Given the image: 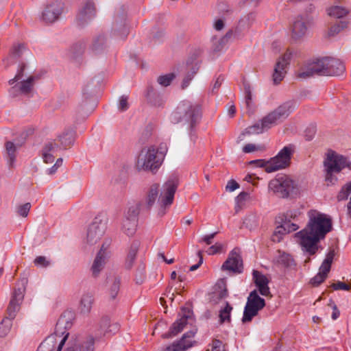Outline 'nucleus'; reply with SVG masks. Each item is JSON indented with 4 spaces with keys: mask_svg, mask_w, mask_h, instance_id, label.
Wrapping results in <instances>:
<instances>
[{
    "mask_svg": "<svg viewBox=\"0 0 351 351\" xmlns=\"http://www.w3.org/2000/svg\"><path fill=\"white\" fill-rule=\"evenodd\" d=\"M178 184V182L176 178L168 180L164 184L163 190L160 196L162 206H167L172 204Z\"/></svg>",
    "mask_w": 351,
    "mask_h": 351,
    "instance_id": "20",
    "label": "nucleus"
},
{
    "mask_svg": "<svg viewBox=\"0 0 351 351\" xmlns=\"http://www.w3.org/2000/svg\"><path fill=\"white\" fill-rule=\"evenodd\" d=\"M154 145L143 148L137 158L136 168L138 171H147L156 173L162 164Z\"/></svg>",
    "mask_w": 351,
    "mask_h": 351,
    "instance_id": "5",
    "label": "nucleus"
},
{
    "mask_svg": "<svg viewBox=\"0 0 351 351\" xmlns=\"http://www.w3.org/2000/svg\"><path fill=\"white\" fill-rule=\"evenodd\" d=\"M308 221L303 230L295 234L302 250L314 255L318 250V243L332 229V221L326 215L315 210L308 213Z\"/></svg>",
    "mask_w": 351,
    "mask_h": 351,
    "instance_id": "1",
    "label": "nucleus"
},
{
    "mask_svg": "<svg viewBox=\"0 0 351 351\" xmlns=\"http://www.w3.org/2000/svg\"><path fill=\"white\" fill-rule=\"evenodd\" d=\"M31 206V204L29 202L19 205L16 207V213L19 215L26 217L28 215Z\"/></svg>",
    "mask_w": 351,
    "mask_h": 351,
    "instance_id": "53",
    "label": "nucleus"
},
{
    "mask_svg": "<svg viewBox=\"0 0 351 351\" xmlns=\"http://www.w3.org/2000/svg\"><path fill=\"white\" fill-rule=\"evenodd\" d=\"M167 146L165 143H160L158 148L156 149L158 150V155L163 161L165 156L167 152Z\"/></svg>",
    "mask_w": 351,
    "mask_h": 351,
    "instance_id": "62",
    "label": "nucleus"
},
{
    "mask_svg": "<svg viewBox=\"0 0 351 351\" xmlns=\"http://www.w3.org/2000/svg\"><path fill=\"white\" fill-rule=\"evenodd\" d=\"M255 19L256 14L254 12H250L241 17V19L239 20L238 27H237L234 36H236L237 31L238 29H243L249 28L255 21Z\"/></svg>",
    "mask_w": 351,
    "mask_h": 351,
    "instance_id": "38",
    "label": "nucleus"
},
{
    "mask_svg": "<svg viewBox=\"0 0 351 351\" xmlns=\"http://www.w3.org/2000/svg\"><path fill=\"white\" fill-rule=\"evenodd\" d=\"M138 249V245L137 243H133L131 245L130 251L127 256L126 261H125V267L127 269H130L132 268L133 263L136 259V254Z\"/></svg>",
    "mask_w": 351,
    "mask_h": 351,
    "instance_id": "41",
    "label": "nucleus"
},
{
    "mask_svg": "<svg viewBox=\"0 0 351 351\" xmlns=\"http://www.w3.org/2000/svg\"><path fill=\"white\" fill-rule=\"evenodd\" d=\"M34 263L36 266L47 267L50 265V261L45 256H39L34 259Z\"/></svg>",
    "mask_w": 351,
    "mask_h": 351,
    "instance_id": "57",
    "label": "nucleus"
},
{
    "mask_svg": "<svg viewBox=\"0 0 351 351\" xmlns=\"http://www.w3.org/2000/svg\"><path fill=\"white\" fill-rule=\"evenodd\" d=\"M19 147L12 141L5 143L4 158L10 169L14 167Z\"/></svg>",
    "mask_w": 351,
    "mask_h": 351,
    "instance_id": "27",
    "label": "nucleus"
},
{
    "mask_svg": "<svg viewBox=\"0 0 351 351\" xmlns=\"http://www.w3.org/2000/svg\"><path fill=\"white\" fill-rule=\"evenodd\" d=\"M121 278L118 276H110L107 278V293L111 300H114L119 291Z\"/></svg>",
    "mask_w": 351,
    "mask_h": 351,
    "instance_id": "28",
    "label": "nucleus"
},
{
    "mask_svg": "<svg viewBox=\"0 0 351 351\" xmlns=\"http://www.w3.org/2000/svg\"><path fill=\"white\" fill-rule=\"evenodd\" d=\"M252 278L254 282L256 287L258 288V292L263 296L265 297H271V294L270 292L269 287L268 284L269 282V280L261 271L257 270H253L252 271Z\"/></svg>",
    "mask_w": 351,
    "mask_h": 351,
    "instance_id": "23",
    "label": "nucleus"
},
{
    "mask_svg": "<svg viewBox=\"0 0 351 351\" xmlns=\"http://www.w3.org/2000/svg\"><path fill=\"white\" fill-rule=\"evenodd\" d=\"M293 261L291 256L286 253H282L278 258V262L283 264L285 266H290Z\"/></svg>",
    "mask_w": 351,
    "mask_h": 351,
    "instance_id": "58",
    "label": "nucleus"
},
{
    "mask_svg": "<svg viewBox=\"0 0 351 351\" xmlns=\"http://www.w3.org/2000/svg\"><path fill=\"white\" fill-rule=\"evenodd\" d=\"M158 184H153L147 193V195L146 196L143 202L140 203L141 204L142 209L149 210L154 205L156 198L158 195Z\"/></svg>",
    "mask_w": 351,
    "mask_h": 351,
    "instance_id": "31",
    "label": "nucleus"
},
{
    "mask_svg": "<svg viewBox=\"0 0 351 351\" xmlns=\"http://www.w3.org/2000/svg\"><path fill=\"white\" fill-rule=\"evenodd\" d=\"M232 310V307L228 302H226L225 307L221 308L219 311V317L221 324H223L225 322H230V313Z\"/></svg>",
    "mask_w": 351,
    "mask_h": 351,
    "instance_id": "44",
    "label": "nucleus"
},
{
    "mask_svg": "<svg viewBox=\"0 0 351 351\" xmlns=\"http://www.w3.org/2000/svg\"><path fill=\"white\" fill-rule=\"evenodd\" d=\"M328 305L330 306H331V308H332V313L331 315L332 319L334 320L337 319L340 315V312H339V309L337 308V305L335 304V302L332 300H330Z\"/></svg>",
    "mask_w": 351,
    "mask_h": 351,
    "instance_id": "63",
    "label": "nucleus"
},
{
    "mask_svg": "<svg viewBox=\"0 0 351 351\" xmlns=\"http://www.w3.org/2000/svg\"><path fill=\"white\" fill-rule=\"evenodd\" d=\"M176 77V75L173 73H168L164 75H160L158 77L157 82L162 86H167L170 85L172 80Z\"/></svg>",
    "mask_w": 351,
    "mask_h": 351,
    "instance_id": "49",
    "label": "nucleus"
},
{
    "mask_svg": "<svg viewBox=\"0 0 351 351\" xmlns=\"http://www.w3.org/2000/svg\"><path fill=\"white\" fill-rule=\"evenodd\" d=\"M293 51L287 49L286 52L277 60L273 73V81L275 84H279L284 78L287 68L293 58Z\"/></svg>",
    "mask_w": 351,
    "mask_h": 351,
    "instance_id": "12",
    "label": "nucleus"
},
{
    "mask_svg": "<svg viewBox=\"0 0 351 351\" xmlns=\"http://www.w3.org/2000/svg\"><path fill=\"white\" fill-rule=\"evenodd\" d=\"M141 209H142V207L140 203H131L128 205L126 210L125 211L123 217L137 221L138 215Z\"/></svg>",
    "mask_w": 351,
    "mask_h": 351,
    "instance_id": "35",
    "label": "nucleus"
},
{
    "mask_svg": "<svg viewBox=\"0 0 351 351\" xmlns=\"http://www.w3.org/2000/svg\"><path fill=\"white\" fill-rule=\"evenodd\" d=\"M221 269L234 273H241L243 269V261L237 250L234 249L229 254L227 260L222 265Z\"/></svg>",
    "mask_w": 351,
    "mask_h": 351,
    "instance_id": "22",
    "label": "nucleus"
},
{
    "mask_svg": "<svg viewBox=\"0 0 351 351\" xmlns=\"http://www.w3.org/2000/svg\"><path fill=\"white\" fill-rule=\"evenodd\" d=\"M285 230V229L282 227V224L278 226L271 236V240L276 243L280 242L283 236L286 234H288Z\"/></svg>",
    "mask_w": 351,
    "mask_h": 351,
    "instance_id": "47",
    "label": "nucleus"
},
{
    "mask_svg": "<svg viewBox=\"0 0 351 351\" xmlns=\"http://www.w3.org/2000/svg\"><path fill=\"white\" fill-rule=\"evenodd\" d=\"M244 93H245V103L248 110H251L252 106V94L250 85L247 82L243 83Z\"/></svg>",
    "mask_w": 351,
    "mask_h": 351,
    "instance_id": "45",
    "label": "nucleus"
},
{
    "mask_svg": "<svg viewBox=\"0 0 351 351\" xmlns=\"http://www.w3.org/2000/svg\"><path fill=\"white\" fill-rule=\"evenodd\" d=\"M326 75H340L345 71V66L339 60L326 57Z\"/></svg>",
    "mask_w": 351,
    "mask_h": 351,
    "instance_id": "25",
    "label": "nucleus"
},
{
    "mask_svg": "<svg viewBox=\"0 0 351 351\" xmlns=\"http://www.w3.org/2000/svg\"><path fill=\"white\" fill-rule=\"evenodd\" d=\"M195 332L196 330H189L183 335L179 341L176 343L177 346L180 348V351H185L193 346L195 342L193 339Z\"/></svg>",
    "mask_w": 351,
    "mask_h": 351,
    "instance_id": "33",
    "label": "nucleus"
},
{
    "mask_svg": "<svg viewBox=\"0 0 351 351\" xmlns=\"http://www.w3.org/2000/svg\"><path fill=\"white\" fill-rule=\"evenodd\" d=\"M64 4L61 1H54L50 3L45 8L43 12V19L46 23H53L56 21L63 13Z\"/></svg>",
    "mask_w": 351,
    "mask_h": 351,
    "instance_id": "18",
    "label": "nucleus"
},
{
    "mask_svg": "<svg viewBox=\"0 0 351 351\" xmlns=\"http://www.w3.org/2000/svg\"><path fill=\"white\" fill-rule=\"evenodd\" d=\"M295 108V102L289 100L276 108L263 117L261 121L247 128L239 136V141H243L245 135L258 134L271 128L272 126L287 119Z\"/></svg>",
    "mask_w": 351,
    "mask_h": 351,
    "instance_id": "2",
    "label": "nucleus"
},
{
    "mask_svg": "<svg viewBox=\"0 0 351 351\" xmlns=\"http://www.w3.org/2000/svg\"><path fill=\"white\" fill-rule=\"evenodd\" d=\"M106 222L99 217H96L88 226L86 232V242L90 245L97 243L104 234Z\"/></svg>",
    "mask_w": 351,
    "mask_h": 351,
    "instance_id": "11",
    "label": "nucleus"
},
{
    "mask_svg": "<svg viewBox=\"0 0 351 351\" xmlns=\"http://www.w3.org/2000/svg\"><path fill=\"white\" fill-rule=\"evenodd\" d=\"M312 24L313 20L310 17L298 16L291 26V38L294 40L302 38L307 32L308 27Z\"/></svg>",
    "mask_w": 351,
    "mask_h": 351,
    "instance_id": "15",
    "label": "nucleus"
},
{
    "mask_svg": "<svg viewBox=\"0 0 351 351\" xmlns=\"http://www.w3.org/2000/svg\"><path fill=\"white\" fill-rule=\"evenodd\" d=\"M265 306V300L261 298L256 290L251 291L247 297L244 308L242 322H250L252 318L256 316L259 311Z\"/></svg>",
    "mask_w": 351,
    "mask_h": 351,
    "instance_id": "9",
    "label": "nucleus"
},
{
    "mask_svg": "<svg viewBox=\"0 0 351 351\" xmlns=\"http://www.w3.org/2000/svg\"><path fill=\"white\" fill-rule=\"evenodd\" d=\"M25 64L22 63L14 77L10 80L8 82L10 85L17 82L10 90V93L13 95V96L18 95L16 92L27 97H31L34 94V86L36 81L38 80V77L36 75L27 76L25 71Z\"/></svg>",
    "mask_w": 351,
    "mask_h": 351,
    "instance_id": "4",
    "label": "nucleus"
},
{
    "mask_svg": "<svg viewBox=\"0 0 351 351\" xmlns=\"http://www.w3.org/2000/svg\"><path fill=\"white\" fill-rule=\"evenodd\" d=\"M107 47V38L104 34H99L94 37L89 47V53L93 56L102 53Z\"/></svg>",
    "mask_w": 351,
    "mask_h": 351,
    "instance_id": "26",
    "label": "nucleus"
},
{
    "mask_svg": "<svg viewBox=\"0 0 351 351\" xmlns=\"http://www.w3.org/2000/svg\"><path fill=\"white\" fill-rule=\"evenodd\" d=\"M12 319L4 317L0 323V336L5 337L11 330L12 326Z\"/></svg>",
    "mask_w": 351,
    "mask_h": 351,
    "instance_id": "42",
    "label": "nucleus"
},
{
    "mask_svg": "<svg viewBox=\"0 0 351 351\" xmlns=\"http://www.w3.org/2000/svg\"><path fill=\"white\" fill-rule=\"evenodd\" d=\"M94 302L95 298L93 293L88 292L83 293L80 300L79 308L80 313L84 315L89 314Z\"/></svg>",
    "mask_w": 351,
    "mask_h": 351,
    "instance_id": "30",
    "label": "nucleus"
},
{
    "mask_svg": "<svg viewBox=\"0 0 351 351\" xmlns=\"http://www.w3.org/2000/svg\"><path fill=\"white\" fill-rule=\"evenodd\" d=\"M233 34L232 30H229L226 32V35L219 40V45L214 48V50L216 51H220L226 43L232 37Z\"/></svg>",
    "mask_w": 351,
    "mask_h": 351,
    "instance_id": "51",
    "label": "nucleus"
},
{
    "mask_svg": "<svg viewBox=\"0 0 351 351\" xmlns=\"http://www.w3.org/2000/svg\"><path fill=\"white\" fill-rule=\"evenodd\" d=\"M289 216V213H287V215L285 216L286 218L282 223V227L285 228V230L287 231V233L295 231L299 228V226L296 223L291 222L287 219Z\"/></svg>",
    "mask_w": 351,
    "mask_h": 351,
    "instance_id": "50",
    "label": "nucleus"
},
{
    "mask_svg": "<svg viewBox=\"0 0 351 351\" xmlns=\"http://www.w3.org/2000/svg\"><path fill=\"white\" fill-rule=\"evenodd\" d=\"M198 70L199 66L197 64L191 66V67L189 69V71L187 72L186 75L182 80L181 85L182 89L186 88L189 86L190 81L193 78L194 75L197 73Z\"/></svg>",
    "mask_w": 351,
    "mask_h": 351,
    "instance_id": "43",
    "label": "nucleus"
},
{
    "mask_svg": "<svg viewBox=\"0 0 351 351\" xmlns=\"http://www.w3.org/2000/svg\"><path fill=\"white\" fill-rule=\"evenodd\" d=\"M202 117L201 106L188 100L181 101L171 114V119L174 123L184 122L193 128Z\"/></svg>",
    "mask_w": 351,
    "mask_h": 351,
    "instance_id": "3",
    "label": "nucleus"
},
{
    "mask_svg": "<svg viewBox=\"0 0 351 351\" xmlns=\"http://www.w3.org/2000/svg\"><path fill=\"white\" fill-rule=\"evenodd\" d=\"M107 258L108 254L106 252V247H105V243H104L101 245L100 250L97 254L94 259L93 263L92 265V267L90 268L92 276L94 278L98 277L100 272L104 269L106 263Z\"/></svg>",
    "mask_w": 351,
    "mask_h": 351,
    "instance_id": "24",
    "label": "nucleus"
},
{
    "mask_svg": "<svg viewBox=\"0 0 351 351\" xmlns=\"http://www.w3.org/2000/svg\"><path fill=\"white\" fill-rule=\"evenodd\" d=\"M351 192V181L345 184L339 191L337 195L338 201H343L348 199V195Z\"/></svg>",
    "mask_w": 351,
    "mask_h": 351,
    "instance_id": "48",
    "label": "nucleus"
},
{
    "mask_svg": "<svg viewBox=\"0 0 351 351\" xmlns=\"http://www.w3.org/2000/svg\"><path fill=\"white\" fill-rule=\"evenodd\" d=\"M55 143L49 142L45 145L42 149V157L45 163H51L54 160V156L51 152L54 149Z\"/></svg>",
    "mask_w": 351,
    "mask_h": 351,
    "instance_id": "39",
    "label": "nucleus"
},
{
    "mask_svg": "<svg viewBox=\"0 0 351 351\" xmlns=\"http://www.w3.org/2000/svg\"><path fill=\"white\" fill-rule=\"evenodd\" d=\"M269 189L278 197L287 198L297 193L295 182L286 175L278 176L269 182Z\"/></svg>",
    "mask_w": 351,
    "mask_h": 351,
    "instance_id": "7",
    "label": "nucleus"
},
{
    "mask_svg": "<svg viewBox=\"0 0 351 351\" xmlns=\"http://www.w3.org/2000/svg\"><path fill=\"white\" fill-rule=\"evenodd\" d=\"M327 13L330 17L342 19L349 14V10L343 6L334 5L327 9Z\"/></svg>",
    "mask_w": 351,
    "mask_h": 351,
    "instance_id": "36",
    "label": "nucleus"
},
{
    "mask_svg": "<svg viewBox=\"0 0 351 351\" xmlns=\"http://www.w3.org/2000/svg\"><path fill=\"white\" fill-rule=\"evenodd\" d=\"M350 162L348 158L335 152H328L326 159L324 160L326 169V181L328 184H335L337 181L336 174L343 169L350 167Z\"/></svg>",
    "mask_w": 351,
    "mask_h": 351,
    "instance_id": "6",
    "label": "nucleus"
},
{
    "mask_svg": "<svg viewBox=\"0 0 351 351\" xmlns=\"http://www.w3.org/2000/svg\"><path fill=\"white\" fill-rule=\"evenodd\" d=\"M334 256L335 254L333 251H330L328 253L319 269V272L311 279L310 282L312 285L318 286L326 280L328 274L330 272Z\"/></svg>",
    "mask_w": 351,
    "mask_h": 351,
    "instance_id": "19",
    "label": "nucleus"
},
{
    "mask_svg": "<svg viewBox=\"0 0 351 351\" xmlns=\"http://www.w3.org/2000/svg\"><path fill=\"white\" fill-rule=\"evenodd\" d=\"M96 11L94 3L86 1L79 10L76 16V23L78 26L84 27L89 23L95 16Z\"/></svg>",
    "mask_w": 351,
    "mask_h": 351,
    "instance_id": "16",
    "label": "nucleus"
},
{
    "mask_svg": "<svg viewBox=\"0 0 351 351\" xmlns=\"http://www.w3.org/2000/svg\"><path fill=\"white\" fill-rule=\"evenodd\" d=\"M21 282L23 287L14 289L7 308L8 316L6 317L12 319L15 318L17 312L20 309V305L24 298L25 285L27 284V279L23 278Z\"/></svg>",
    "mask_w": 351,
    "mask_h": 351,
    "instance_id": "13",
    "label": "nucleus"
},
{
    "mask_svg": "<svg viewBox=\"0 0 351 351\" xmlns=\"http://www.w3.org/2000/svg\"><path fill=\"white\" fill-rule=\"evenodd\" d=\"M326 57L318 59L310 63L303 71H300L298 77L300 78H308L314 75H326Z\"/></svg>",
    "mask_w": 351,
    "mask_h": 351,
    "instance_id": "17",
    "label": "nucleus"
},
{
    "mask_svg": "<svg viewBox=\"0 0 351 351\" xmlns=\"http://www.w3.org/2000/svg\"><path fill=\"white\" fill-rule=\"evenodd\" d=\"M243 226L250 229H255L258 226V216L254 213L247 215L243 219Z\"/></svg>",
    "mask_w": 351,
    "mask_h": 351,
    "instance_id": "40",
    "label": "nucleus"
},
{
    "mask_svg": "<svg viewBox=\"0 0 351 351\" xmlns=\"http://www.w3.org/2000/svg\"><path fill=\"white\" fill-rule=\"evenodd\" d=\"M222 348V342L220 340L215 339L212 343V351H225Z\"/></svg>",
    "mask_w": 351,
    "mask_h": 351,
    "instance_id": "64",
    "label": "nucleus"
},
{
    "mask_svg": "<svg viewBox=\"0 0 351 351\" xmlns=\"http://www.w3.org/2000/svg\"><path fill=\"white\" fill-rule=\"evenodd\" d=\"M137 221L123 217L121 223V230L128 236H132L136 230Z\"/></svg>",
    "mask_w": 351,
    "mask_h": 351,
    "instance_id": "37",
    "label": "nucleus"
},
{
    "mask_svg": "<svg viewBox=\"0 0 351 351\" xmlns=\"http://www.w3.org/2000/svg\"><path fill=\"white\" fill-rule=\"evenodd\" d=\"M59 341L56 335H51L40 344L36 351H56Z\"/></svg>",
    "mask_w": 351,
    "mask_h": 351,
    "instance_id": "34",
    "label": "nucleus"
},
{
    "mask_svg": "<svg viewBox=\"0 0 351 351\" xmlns=\"http://www.w3.org/2000/svg\"><path fill=\"white\" fill-rule=\"evenodd\" d=\"M26 51V48L23 44H18L13 47L12 56L19 58L22 54Z\"/></svg>",
    "mask_w": 351,
    "mask_h": 351,
    "instance_id": "54",
    "label": "nucleus"
},
{
    "mask_svg": "<svg viewBox=\"0 0 351 351\" xmlns=\"http://www.w3.org/2000/svg\"><path fill=\"white\" fill-rule=\"evenodd\" d=\"M128 97L125 95H123L120 97L119 104V109L121 111H125L128 108Z\"/></svg>",
    "mask_w": 351,
    "mask_h": 351,
    "instance_id": "60",
    "label": "nucleus"
},
{
    "mask_svg": "<svg viewBox=\"0 0 351 351\" xmlns=\"http://www.w3.org/2000/svg\"><path fill=\"white\" fill-rule=\"evenodd\" d=\"M76 132L73 129L68 128L63 131L58 137L62 149H66L71 147L75 140Z\"/></svg>",
    "mask_w": 351,
    "mask_h": 351,
    "instance_id": "29",
    "label": "nucleus"
},
{
    "mask_svg": "<svg viewBox=\"0 0 351 351\" xmlns=\"http://www.w3.org/2000/svg\"><path fill=\"white\" fill-rule=\"evenodd\" d=\"M94 343L95 339L93 337H88L80 345L79 351H93Z\"/></svg>",
    "mask_w": 351,
    "mask_h": 351,
    "instance_id": "52",
    "label": "nucleus"
},
{
    "mask_svg": "<svg viewBox=\"0 0 351 351\" xmlns=\"http://www.w3.org/2000/svg\"><path fill=\"white\" fill-rule=\"evenodd\" d=\"M349 22L348 21L343 20L340 21L337 24L332 26L329 30V35L334 36L339 33L341 30L346 28L348 25Z\"/></svg>",
    "mask_w": 351,
    "mask_h": 351,
    "instance_id": "46",
    "label": "nucleus"
},
{
    "mask_svg": "<svg viewBox=\"0 0 351 351\" xmlns=\"http://www.w3.org/2000/svg\"><path fill=\"white\" fill-rule=\"evenodd\" d=\"M75 314L71 311H64L58 319L53 335L60 339L56 351H61L69 333L68 330L73 326Z\"/></svg>",
    "mask_w": 351,
    "mask_h": 351,
    "instance_id": "8",
    "label": "nucleus"
},
{
    "mask_svg": "<svg viewBox=\"0 0 351 351\" xmlns=\"http://www.w3.org/2000/svg\"><path fill=\"white\" fill-rule=\"evenodd\" d=\"M222 249V245L219 243H216L215 245L210 246L208 250L207 253L209 255H213L216 253L219 252Z\"/></svg>",
    "mask_w": 351,
    "mask_h": 351,
    "instance_id": "61",
    "label": "nucleus"
},
{
    "mask_svg": "<svg viewBox=\"0 0 351 351\" xmlns=\"http://www.w3.org/2000/svg\"><path fill=\"white\" fill-rule=\"evenodd\" d=\"M265 147L264 145H256L254 144L248 143L243 147V152L244 153H250L258 150H265Z\"/></svg>",
    "mask_w": 351,
    "mask_h": 351,
    "instance_id": "56",
    "label": "nucleus"
},
{
    "mask_svg": "<svg viewBox=\"0 0 351 351\" xmlns=\"http://www.w3.org/2000/svg\"><path fill=\"white\" fill-rule=\"evenodd\" d=\"M86 48L84 40H80L73 45L69 51L68 56L70 59L77 62L84 54Z\"/></svg>",
    "mask_w": 351,
    "mask_h": 351,
    "instance_id": "32",
    "label": "nucleus"
},
{
    "mask_svg": "<svg viewBox=\"0 0 351 351\" xmlns=\"http://www.w3.org/2000/svg\"><path fill=\"white\" fill-rule=\"evenodd\" d=\"M193 322L192 312L190 310L183 308L181 317L174 322L171 326L169 331L162 335L163 338H171L180 332L188 324L191 325Z\"/></svg>",
    "mask_w": 351,
    "mask_h": 351,
    "instance_id": "14",
    "label": "nucleus"
},
{
    "mask_svg": "<svg viewBox=\"0 0 351 351\" xmlns=\"http://www.w3.org/2000/svg\"><path fill=\"white\" fill-rule=\"evenodd\" d=\"M294 152L295 146L293 145L290 144L284 147L275 157L268 160L267 173L274 172L288 167Z\"/></svg>",
    "mask_w": 351,
    "mask_h": 351,
    "instance_id": "10",
    "label": "nucleus"
},
{
    "mask_svg": "<svg viewBox=\"0 0 351 351\" xmlns=\"http://www.w3.org/2000/svg\"><path fill=\"white\" fill-rule=\"evenodd\" d=\"M145 278V266L144 265H140L136 273V277L135 280L136 284L141 285L143 282Z\"/></svg>",
    "mask_w": 351,
    "mask_h": 351,
    "instance_id": "55",
    "label": "nucleus"
},
{
    "mask_svg": "<svg viewBox=\"0 0 351 351\" xmlns=\"http://www.w3.org/2000/svg\"><path fill=\"white\" fill-rule=\"evenodd\" d=\"M331 287L335 290H345V291H349L350 289V286L348 285L347 284L338 281L336 283H333Z\"/></svg>",
    "mask_w": 351,
    "mask_h": 351,
    "instance_id": "59",
    "label": "nucleus"
},
{
    "mask_svg": "<svg viewBox=\"0 0 351 351\" xmlns=\"http://www.w3.org/2000/svg\"><path fill=\"white\" fill-rule=\"evenodd\" d=\"M125 8L123 6H121L116 11L114 27L115 35L121 39L126 38L129 33L128 27L125 23Z\"/></svg>",
    "mask_w": 351,
    "mask_h": 351,
    "instance_id": "21",
    "label": "nucleus"
}]
</instances>
